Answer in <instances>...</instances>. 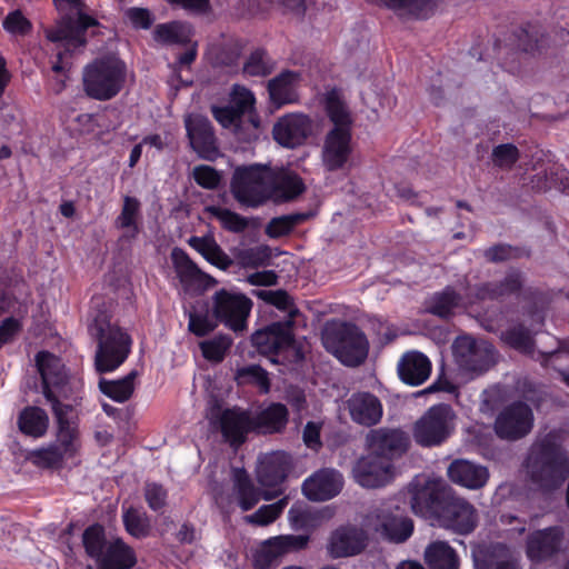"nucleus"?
I'll use <instances>...</instances> for the list:
<instances>
[{
  "label": "nucleus",
  "mask_w": 569,
  "mask_h": 569,
  "mask_svg": "<svg viewBox=\"0 0 569 569\" xmlns=\"http://www.w3.org/2000/svg\"><path fill=\"white\" fill-rule=\"evenodd\" d=\"M231 189L241 204L258 207L272 194H279L287 200L293 199L303 192L305 184L289 169L253 164L236 169Z\"/></svg>",
  "instance_id": "obj_1"
},
{
  "label": "nucleus",
  "mask_w": 569,
  "mask_h": 569,
  "mask_svg": "<svg viewBox=\"0 0 569 569\" xmlns=\"http://www.w3.org/2000/svg\"><path fill=\"white\" fill-rule=\"evenodd\" d=\"M520 287L521 277L518 272L509 273L500 283L490 282L468 288L465 297L448 287L428 300L427 309L436 316L448 317L457 309H472L481 302L508 297L517 292Z\"/></svg>",
  "instance_id": "obj_2"
},
{
  "label": "nucleus",
  "mask_w": 569,
  "mask_h": 569,
  "mask_svg": "<svg viewBox=\"0 0 569 569\" xmlns=\"http://www.w3.org/2000/svg\"><path fill=\"white\" fill-rule=\"evenodd\" d=\"M525 469L533 483L545 490L560 487L569 476V459L552 435L536 441L525 462Z\"/></svg>",
  "instance_id": "obj_3"
},
{
  "label": "nucleus",
  "mask_w": 569,
  "mask_h": 569,
  "mask_svg": "<svg viewBox=\"0 0 569 569\" xmlns=\"http://www.w3.org/2000/svg\"><path fill=\"white\" fill-rule=\"evenodd\" d=\"M126 80V63L116 57L97 59L82 73L84 92L99 101L114 98L122 90Z\"/></svg>",
  "instance_id": "obj_4"
},
{
  "label": "nucleus",
  "mask_w": 569,
  "mask_h": 569,
  "mask_svg": "<svg viewBox=\"0 0 569 569\" xmlns=\"http://www.w3.org/2000/svg\"><path fill=\"white\" fill-rule=\"evenodd\" d=\"M322 343L327 351L346 366H358L368 356L369 342L355 325L328 323L322 331Z\"/></svg>",
  "instance_id": "obj_5"
},
{
  "label": "nucleus",
  "mask_w": 569,
  "mask_h": 569,
  "mask_svg": "<svg viewBox=\"0 0 569 569\" xmlns=\"http://www.w3.org/2000/svg\"><path fill=\"white\" fill-rule=\"evenodd\" d=\"M36 362L42 378L43 395L51 406L54 401L70 399L77 393L79 382L68 377L64 366L58 357L41 351L37 355Z\"/></svg>",
  "instance_id": "obj_6"
},
{
  "label": "nucleus",
  "mask_w": 569,
  "mask_h": 569,
  "mask_svg": "<svg viewBox=\"0 0 569 569\" xmlns=\"http://www.w3.org/2000/svg\"><path fill=\"white\" fill-rule=\"evenodd\" d=\"M94 24V19L80 14L77 22L70 19H61L56 26L46 30L47 39L54 43L59 59V62L52 67L56 73H60L64 68V54L73 53L86 44V30Z\"/></svg>",
  "instance_id": "obj_7"
},
{
  "label": "nucleus",
  "mask_w": 569,
  "mask_h": 569,
  "mask_svg": "<svg viewBox=\"0 0 569 569\" xmlns=\"http://www.w3.org/2000/svg\"><path fill=\"white\" fill-rule=\"evenodd\" d=\"M455 412L448 405L432 406L416 422L413 438L423 447L442 443L455 429Z\"/></svg>",
  "instance_id": "obj_8"
},
{
  "label": "nucleus",
  "mask_w": 569,
  "mask_h": 569,
  "mask_svg": "<svg viewBox=\"0 0 569 569\" xmlns=\"http://www.w3.org/2000/svg\"><path fill=\"white\" fill-rule=\"evenodd\" d=\"M131 339L122 329L107 325L99 328V346L96 353V368L99 372H111L128 358Z\"/></svg>",
  "instance_id": "obj_9"
},
{
  "label": "nucleus",
  "mask_w": 569,
  "mask_h": 569,
  "mask_svg": "<svg viewBox=\"0 0 569 569\" xmlns=\"http://www.w3.org/2000/svg\"><path fill=\"white\" fill-rule=\"evenodd\" d=\"M458 367L471 376L486 372L495 362V348L487 341L469 336L458 337L452 345Z\"/></svg>",
  "instance_id": "obj_10"
},
{
  "label": "nucleus",
  "mask_w": 569,
  "mask_h": 569,
  "mask_svg": "<svg viewBox=\"0 0 569 569\" xmlns=\"http://www.w3.org/2000/svg\"><path fill=\"white\" fill-rule=\"evenodd\" d=\"M501 338L512 348L530 355L532 358L541 361L543 366L551 365L561 373L565 382L569 385V351L566 347H562L557 351L536 352L532 345L531 333L522 326L510 328L502 333Z\"/></svg>",
  "instance_id": "obj_11"
},
{
  "label": "nucleus",
  "mask_w": 569,
  "mask_h": 569,
  "mask_svg": "<svg viewBox=\"0 0 569 569\" xmlns=\"http://www.w3.org/2000/svg\"><path fill=\"white\" fill-rule=\"evenodd\" d=\"M291 467V458L283 451H273L258 458L256 478L263 489V499L272 500L282 490L280 486L287 478Z\"/></svg>",
  "instance_id": "obj_12"
},
{
  "label": "nucleus",
  "mask_w": 569,
  "mask_h": 569,
  "mask_svg": "<svg viewBox=\"0 0 569 569\" xmlns=\"http://www.w3.org/2000/svg\"><path fill=\"white\" fill-rule=\"evenodd\" d=\"M433 521L440 527L467 535L475 529L477 515L475 508L465 499L443 495Z\"/></svg>",
  "instance_id": "obj_13"
},
{
  "label": "nucleus",
  "mask_w": 569,
  "mask_h": 569,
  "mask_svg": "<svg viewBox=\"0 0 569 569\" xmlns=\"http://www.w3.org/2000/svg\"><path fill=\"white\" fill-rule=\"evenodd\" d=\"M409 443L410 440L406 432L391 428L372 429L365 439V446L369 453L391 463L406 453Z\"/></svg>",
  "instance_id": "obj_14"
},
{
  "label": "nucleus",
  "mask_w": 569,
  "mask_h": 569,
  "mask_svg": "<svg viewBox=\"0 0 569 569\" xmlns=\"http://www.w3.org/2000/svg\"><path fill=\"white\" fill-rule=\"evenodd\" d=\"M371 518H365L361 526L346 525L330 536L328 551L333 558L351 557L360 553L368 543Z\"/></svg>",
  "instance_id": "obj_15"
},
{
  "label": "nucleus",
  "mask_w": 569,
  "mask_h": 569,
  "mask_svg": "<svg viewBox=\"0 0 569 569\" xmlns=\"http://www.w3.org/2000/svg\"><path fill=\"white\" fill-rule=\"evenodd\" d=\"M252 302L240 292L221 289L213 296V313L230 329L242 330Z\"/></svg>",
  "instance_id": "obj_16"
},
{
  "label": "nucleus",
  "mask_w": 569,
  "mask_h": 569,
  "mask_svg": "<svg viewBox=\"0 0 569 569\" xmlns=\"http://www.w3.org/2000/svg\"><path fill=\"white\" fill-rule=\"evenodd\" d=\"M293 333L290 321L273 322L270 326L256 331L252 343L257 350L270 357L272 362H279L274 356L288 351L293 346Z\"/></svg>",
  "instance_id": "obj_17"
},
{
  "label": "nucleus",
  "mask_w": 569,
  "mask_h": 569,
  "mask_svg": "<svg viewBox=\"0 0 569 569\" xmlns=\"http://www.w3.org/2000/svg\"><path fill=\"white\" fill-rule=\"evenodd\" d=\"M533 413L529 406L516 402L505 408L495 422L496 433L502 439L516 440L530 432Z\"/></svg>",
  "instance_id": "obj_18"
},
{
  "label": "nucleus",
  "mask_w": 569,
  "mask_h": 569,
  "mask_svg": "<svg viewBox=\"0 0 569 569\" xmlns=\"http://www.w3.org/2000/svg\"><path fill=\"white\" fill-rule=\"evenodd\" d=\"M393 476V463L376 458L369 452L359 458L352 468L355 481L363 488L382 487L391 481Z\"/></svg>",
  "instance_id": "obj_19"
},
{
  "label": "nucleus",
  "mask_w": 569,
  "mask_h": 569,
  "mask_svg": "<svg viewBox=\"0 0 569 569\" xmlns=\"http://www.w3.org/2000/svg\"><path fill=\"white\" fill-rule=\"evenodd\" d=\"M352 153V136L350 130L331 129L327 132L321 161L329 171L343 169Z\"/></svg>",
  "instance_id": "obj_20"
},
{
  "label": "nucleus",
  "mask_w": 569,
  "mask_h": 569,
  "mask_svg": "<svg viewBox=\"0 0 569 569\" xmlns=\"http://www.w3.org/2000/svg\"><path fill=\"white\" fill-rule=\"evenodd\" d=\"M312 121L302 113H288L273 126V139L286 148H297L311 134Z\"/></svg>",
  "instance_id": "obj_21"
},
{
  "label": "nucleus",
  "mask_w": 569,
  "mask_h": 569,
  "mask_svg": "<svg viewBox=\"0 0 569 569\" xmlns=\"http://www.w3.org/2000/svg\"><path fill=\"white\" fill-rule=\"evenodd\" d=\"M309 538L307 536H278L261 543L254 556V567L257 569H269L283 555L302 549L307 546Z\"/></svg>",
  "instance_id": "obj_22"
},
{
  "label": "nucleus",
  "mask_w": 569,
  "mask_h": 569,
  "mask_svg": "<svg viewBox=\"0 0 569 569\" xmlns=\"http://www.w3.org/2000/svg\"><path fill=\"white\" fill-rule=\"evenodd\" d=\"M342 487V475L336 469L323 468L303 481L302 492L310 500L325 501L336 497Z\"/></svg>",
  "instance_id": "obj_23"
},
{
  "label": "nucleus",
  "mask_w": 569,
  "mask_h": 569,
  "mask_svg": "<svg viewBox=\"0 0 569 569\" xmlns=\"http://www.w3.org/2000/svg\"><path fill=\"white\" fill-rule=\"evenodd\" d=\"M562 540L563 530L560 527L536 530L528 536L526 553L532 561L546 560L560 551Z\"/></svg>",
  "instance_id": "obj_24"
},
{
  "label": "nucleus",
  "mask_w": 569,
  "mask_h": 569,
  "mask_svg": "<svg viewBox=\"0 0 569 569\" xmlns=\"http://www.w3.org/2000/svg\"><path fill=\"white\" fill-rule=\"evenodd\" d=\"M436 483L421 482L415 480L408 487L407 496L409 498L412 511L426 519H435L439 511V505L442 498L436 493Z\"/></svg>",
  "instance_id": "obj_25"
},
{
  "label": "nucleus",
  "mask_w": 569,
  "mask_h": 569,
  "mask_svg": "<svg viewBox=\"0 0 569 569\" xmlns=\"http://www.w3.org/2000/svg\"><path fill=\"white\" fill-rule=\"evenodd\" d=\"M58 422L56 446H59L67 458L72 457L78 449V432L72 420V406L54 401L51 406Z\"/></svg>",
  "instance_id": "obj_26"
},
{
  "label": "nucleus",
  "mask_w": 569,
  "mask_h": 569,
  "mask_svg": "<svg viewBox=\"0 0 569 569\" xmlns=\"http://www.w3.org/2000/svg\"><path fill=\"white\" fill-rule=\"evenodd\" d=\"M351 419L366 427H371L380 422L383 409L381 401L372 393H353L347 401Z\"/></svg>",
  "instance_id": "obj_27"
},
{
  "label": "nucleus",
  "mask_w": 569,
  "mask_h": 569,
  "mask_svg": "<svg viewBox=\"0 0 569 569\" xmlns=\"http://www.w3.org/2000/svg\"><path fill=\"white\" fill-rule=\"evenodd\" d=\"M447 475L453 483L470 490L482 488L489 479L486 467L467 459L452 461L447 469Z\"/></svg>",
  "instance_id": "obj_28"
},
{
  "label": "nucleus",
  "mask_w": 569,
  "mask_h": 569,
  "mask_svg": "<svg viewBox=\"0 0 569 569\" xmlns=\"http://www.w3.org/2000/svg\"><path fill=\"white\" fill-rule=\"evenodd\" d=\"M184 123L193 150L203 158L213 154L216 152V139L210 121L201 114H189Z\"/></svg>",
  "instance_id": "obj_29"
},
{
  "label": "nucleus",
  "mask_w": 569,
  "mask_h": 569,
  "mask_svg": "<svg viewBox=\"0 0 569 569\" xmlns=\"http://www.w3.org/2000/svg\"><path fill=\"white\" fill-rule=\"evenodd\" d=\"M4 313L12 315L0 322V348L14 340L20 333L28 308L26 303L16 302L0 291V317Z\"/></svg>",
  "instance_id": "obj_30"
},
{
  "label": "nucleus",
  "mask_w": 569,
  "mask_h": 569,
  "mask_svg": "<svg viewBox=\"0 0 569 569\" xmlns=\"http://www.w3.org/2000/svg\"><path fill=\"white\" fill-rule=\"evenodd\" d=\"M371 518V532H378L393 542L406 541L413 532V522L405 516L391 515L381 518L378 515H368Z\"/></svg>",
  "instance_id": "obj_31"
},
{
  "label": "nucleus",
  "mask_w": 569,
  "mask_h": 569,
  "mask_svg": "<svg viewBox=\"0 0 569 569\" xmlns=\"http://www.w3.org/2000/svg\"><path fill=\"white\" fill-rule=\"evenodd\" d=\"M220 428L227 441L232 446H239L244 441L247 433L254 430V421L247 411L228 409L220 417Z\"/></svg>",
  "instance_id": "obj_32"
},
{
  "label": "nucleus",
  "mask_w": 569,
  "mask_h": 569,
  "mask_svg": "<svg viewBox=\"0 0 569 569\" xmlns=\"http://www.w3.org/2000/svg\"><path fill=\"white\" fill-rule=\"evenodd\" d=\"M171 261L177 277L186 291L200 290L206 287L208 277L191 261L180 248L171 251Z\"/></svg>",
  "instance_id": "obj_33"
},
{
  "label": "nucleus",
  "mask_w": 569,
  "mask_h": 569,
  "mask_svg": "<svg viewBox=\"0 0 569 569\" xmlns=\"http://www.w3.org/2000/svg\"><path fill=\"white\" fill-rule=\"evenodd\" d=\"M431 373V362L419 351L406 352L398 362L400 379L410 386L422 385Z\"/></svg>",
  "instance_id": "obj_34"
},
{
  "label": "nucleus",
  "mask_w": 569,
  "mask_h": 569,
  "mask_svg": "<svg viewBox=\"0 0 569 569\" xmlns=\"http://www.w3.org/2000/svg\"><path fill=\"white\" fill-rule=\"evenodd\" d=\"M301 81V74L296 71L286 70L268 83V91L271 101L280 107L297 100V88Z\"/></svg>",
  "instance_id": "obj_35"
},
{
  "label": "nucleus",
  "mask_w": 569,
  "mask_h": 569,
  "mask_svg": "<svg viewBox=\"0 0 569 569\" xmlns=\"http://www.w3.org/2000/svg\"><path fill=\"white\" fill-rule=\"evenodd\" d=\"M477 569H519L517 560L502 545L480 548L473 553Z\"/></svg>",
  "instance_id": "obj_36"
},
{
  "label": "nucleus",
  "mask_w": 569,
  "mask_h": 569,
  "mask_svg": "<svg viewBox=\"0 0 569 569\" xmlns=\"http://www.w3.org/2000/svg\"><path fill=\"white\" fill-rule=\"evenodd\" d=\"M325 109L329 120L333 124L332 129L351 131V112L340 91L333 89L326 93Z\"/></svg>",
  "instance_id": "obj_37"
},
{
  "label": "nucleus",
  "mask_w": 569,
  "mask_h": 569,
  "mask_svg": "<svg viewBox=\"0 0 569 569\" xmlns=\"http://www.w3.org/2000/svg\"><path fill=\"white\" fill-rule=\"evenodd\" d=\"M188 242L190 247L198 251L211 264L222 270H227L231 267L232 260L220 248L212 236L191 237Z\"/></svg>",
  "instance_id": "obj_38"
},
{
  "label": "nucleus",
  "mask_w": 569,
  "mask_h": 569,
  "mask_svg": "<svg viewBox=\"0 0 569 569\" xmlns=\"http://www.w3.org/2000/svg\"><path fill=\"white\" fill-rule=\"evenodd\" d=\"M425 561L430 569H458L459 558L445 541H433L425 550Z\"/></svg>",
  "instance_id": "obj_39"
},
{
  "label": "nucleus",
  "mask_w": 569,
  "mask_h": 569,
  "mask_svg": "<svg viewBox=\"0 0 569 569\" xmlns=\"http://www.w3.org/2000/svg\"><path fill=\"white\" fill-rule=\"evenodd\" d=\"M140 201L126 196L120 214L116 219V227L123 230L122 237L132 240L139 233Z\"/></svg>",
  "instance_id": "obj_40"
},
{
  "label": "nucleus",
  "mask_w": 569,
  "mask_h": 569,
  "mask_svg": "<svg viewBox=\"0 0 569 569\" xmlns=\"http://www.w3.org/2000/svg\"><path fill=\"white\" fill-rule=\"evenodd\" d=\"M254 430L263 433L280 431L288 421V410L281 403H272L253 418Z\"/></svg>",
  "instance_id": "obj_41"
},
{
  "label": "nucleus",
  "mask_w": 569,
  "mask_h": 569,
  "mask_svg": "<svg viewBox=\"0 0 569 569\" xmlns=\"http://www.w3.org/2000/svg\"><path fill=\"white\" fill-rule=\"evenodd\" d=\"M192 36V27L187 22L180 21L158 24L153 30L154 40L166 44L189 43Z\"/></svg>",
  "instance_id": "obj_42"
},
{
  "label": "nucleus",
  "mask_w": 569,
  "mask_h": 569,
  "mask_svg": "<svg viewBox=\"0 0 569 569\" xmlns=\"http://www.w3.org/2000/svg\"><path fill=\"white\" fill-rule=\"evenodd\" d=\"M233 478L237 501L243 511L252 509L261 498L263 499V491L260 492L253 486L244 470L236 469L233 472Z\"/></svg>",
  "instance_id": "obj_43"
},
{
  "label": "nucleus",
  "mask_w": 569,
  "mask_h": 569,
  "mask_svg": "<svg viewBox=\"0 0 569 569\" xmlns=\"http://www.w3.org/2000/svg\"><path fill=\"white\" fill-rule=\"evenodd\" d=\"M18 426L24 435L40 438L47 432L49 418L43 409L27 407L19 415Z\"/></svg>",
  "instance_id": "obj_44"
},
{
  "label": "nucleus",
  "mask_w": 569,
  "mask_h": 569,
  "mask_svg": "<svg viewBox=\"0 0 569 569\" xmlns=\"http://www.w3.org/2000/svg\"><path fill=\"white\" fill-rule=\"evenodd\" d=\"M102 560L117 569H130L136 562V553L122 539L109 540Z\"/></svg>",
  "instance_id": "obj_45"
},
{
  "label": "nucleus",
  "mask_w": 569,
  "mask_h": 569,
  "mask_svg": "<svg viewBox=\"0 0 569 569\" xmlns=\"http://www.w3.org/2000/svg\"><path fill=\"white\" fill-rule=\"evenodd\" d=\"M138 371L132 370L126 377L118 380H106L99 381L100 391L117 402L127 401L133 393L134 381L138 377Z\"/></svg>",
  "instance_id": "obj_46"
},
{
  "label": "nucleus",
  "mask_w": 569,
  "mask_h": 569,
  "mask_svg": "<svg viewBox=\"0 0 569 569\" xmlns=\"http://www.w3.org/2000/svg\"><path fill=\"white\" fill-rule=\"evenodd\" d=\"M533 187L538 190L558 188L566 190L569 187V172L556 163L548 162L546 167L537 174V180H532Z\"/></svg>",
  "instance_id": "obj_47"
},
{
  "label": "nucleus",
  "mask_w": 569,
  "mask_h": 569,
  "mask_svg": "<svg viewBox=\"0 0 569 569\" xmlns=\"http://www.w3.org/2000/svg\"><path fill=\"white\" fill-rule=\"evenodd\" d=\"M108 542L106 540L104 530L100 525H92L88 527L82 535V545L86 553L94 559H102Z\"/></svg>",
  "instance_id": "obj_48"
},
{
  "label": "nucleus",
  "mask_w": 569,
  "mask_h": 569,
  "mask_svg": "<svg viewBox=\"0 0 569 569\" xmlns=\"http://www.w3.org/2000/svg\"><path fill=\"white\" fill-rule=\"evenodd\" d=\"M233 257L237 263L243 268H258L268 263L271 254L267 246L236 249Z\"/></svg>",
  "instance_id": "obj_49"
},
{
  "label": "nucleus",
  "mask_w": 569,
  "mask_h": 569,
  "mask_svg": "<svg viewBox=\"0 0 569 569\" xmlns=\"http://www.w3.org/2000/svg\"><path fill=\"white\" fill-rule=\"evenodd\" d=\"M206 212L216 218L221 226L229 231L242 232L248 227V220L246 218L227 208L209 206L206 208Z\"/></svg>",
  "instance_id": "obj_50"
},
{
  "label": "nucleus",
  "mask_w": 569,
  "mask_h": 569,
  "mask_svg": "<svg viewBox=\"0 0 569 569\" xmlns=\"http://www.w3.org/2000/svg\"><path fill=\"white\" fill-rule=\"evenodd\" d=\"M123 523L128 533L136 538H144L150 532L148 516L137 509L130 508L123 512Z\"/></svg>",
  "instance_id": "obj_51"
},
{
  "label": "nucleus",
  "mask_w": 569,
  "mask_h": 569,
  "mask_svg": "<svg viewBox=\"0 0 569 569\" xmlns=\"http://www.w3.org/2000/svg\"><path fill=\"white\" fill-rule=\"evenodd\" d=\"M287 503V498H283L274 503L264 505L256 512L246 516L244 521L252 525L267 526L273 522L281 515Z\"/></svg>",
  "instance_id": "obj_52"
},
{
  "label": "nucleus",
  "mask_w": 569,
  "mask_h": 569,
  "mask_svg": "<svg viewBox=\"0 0 569 569\" xmlns=\"http://www.w3.org/2000/svg\"><path fill=\"white\" fill-rule=\"evenodd\" d=\"M273 69V62L263 50L253 51L243 64V73L251 77H264Z\"/></svg>",
  "instance_id": "obj_53"
},
{
  "label": "nucleus",
  "mask_w": 569,
  "mask_h": 569,
  "mask_svg": "<svg viewBox=\"0 0 569 569\" xmlns=\"http://www.w3.org/2000/svg\"><path fill=\"white\" fill-rule=\"evenodd\" d=\"M231 341L228 337L219 336L200 342L202 356L213 362H220L229 349Z\"/></svg>",
  "instance_id": "obj_54"
},
{
  "label": "nucleus",
  "mask_w": 569,
  "mask_h": 569,
  "mask_svg": "<svg viewBox=\"0 0 569 569\" xmlns=\"http://www.w3.org/2000/svg\"><path fill=\"white\" fill-rule=\"evenodd\" d=\"M66 458L67 456H64L63 451L54 443L32 452L34 463L40 467H56Z\"/></svg>",
  "instance_id": "obj_55"
},
{
  "label": "nucleus",
  "mask_w": 569,
  "mask_h": 569,
  "mask_svg": "<svg viewBox=\"0 0 569 569\" xmlns=\"http://www.w3.org/2000/svg\"><path fill=\"white\" fill-rule=\"evenodd\" d=\"M492 162L501 169H510L519 158V151L511 143L499 144L492 150Z\"/></svg>",
  "instance_id": "obj_56"
},
{
  "label": "nucleus",
  "mask_w": 569,
  "mask_h": 569,
  "mask_svg": "<svg viewBox=\"0 0 569 569\" xmlns=\"http://www.w3.org/2000/svg\"><path fill=\"white\" fill-rule=\"evenodd\" d=\"M254 96L253 93L243 86L234 84L232 87L230 93V103L241 114L250 111L254 106Z\"/></svg>",
  "instance_id": "obj_57"
},
{
  "label": "nucleus",
  "mask_w": 569,
  "mask_h": 569,
  "mask_svg": "<svg viewBox=\"0 0 569 569\" xmlns=\"http://www.w3.org/2000/svg\"><path fill=\"white\" fill-rule=\"evenodd\" d=\"M298 221L296 216L273 218L266 227V233L271 238H280L288 234Z\"/></svg>",
  "instance_id": "obj_58"
},
{
  "label": "nucleus",
  "mask_w": 569,
  "mask_h": 569,
  "mask_svg": "<svg viewBox=\"0 0 569 569\" xmlns=\"http://www.w3.org/2000/svg\"><path fill=\"white\" fill-rule=\"evenodd\" d=\"M212 113L216 120L224 128L234 127L236 133L240 136L238 122L241 113L232 106L213 107Z\"/></svg>",
  "instance_id": "obj_59"
},
{
  "label": "nucleus",
  "mask_w": 569,
  "mask_h": 569,
  "mask_svg": "<svg viewBox=\"0 0 569 569\" xmlns=\"http://www.w3.org/2000/svg\"><path fill=\"white\" fill-rule=\"evenodd\" d=\"M144 498L150 509L158 511L166 506L167 491L156 482H149L144 488Z\"/></svg>",
  "instance_id": "obj_60"
},
{
  "label": "nucleus",
  "mask_w": 569,
  "mask_h": 569,
  "mask_svg": "<svg viewBox=\"0 0 569 569\" xmlns=\"http://www.w3.org/2000/svg\"><path fill=\"white\" fill-rule=\"evenodd\" d=\"M241 53V44L238 40L229 39L224 47L216 54V62L222 66H233L238 62Z\"/></svg>",
  "instance_id": "obj_61"
},
{
  "label": "nucleus",
  "mask_w": 569,
  "mask_h": 569,
  "mask_svg": "<svg viewBox=\"0 0 569 569\" xmlns=\"http://www.w3.org/2000/svg\"><path fill=\"white\" fill-rule=\"evenodd\" d=\"M196 182L207 189H214L220 182L219 173L209 166H198L193 169Z\"/></svg>",
  "instance_id": "obj_62"
},
{
  "label": "nucleus",
  "mask_w": 569,
  "mask_h": 569,
  "mask_svg": "<svg viewBox=\"0 0 569 569\" xmlns=\"http://www.w3.org/2000/svg\"><path fill=\"white\" fill-rule=\"evenodd\" d=\"M124 17L136 29H149L153 22L151 12L144 8H129L126 10Z\"/></svg>",
  "instance_id": "obj_63"
},
{
  "label": "nucleus",
  "mask_w": 569,
  "mask_h": 569,
  "mask_svg": "<svg viewBox=\"0 0 569 569\" xmlns=\"http://www.w3.org/2000/svg\"><path fill=\"white\" fill-rule=\"evenodd\" d=\"M3 28L12 34L27 33L31 24L20 11L10 12L3 20Z\"/></svg>",
  "instance_id": "obj_64"
}]
</instances>
